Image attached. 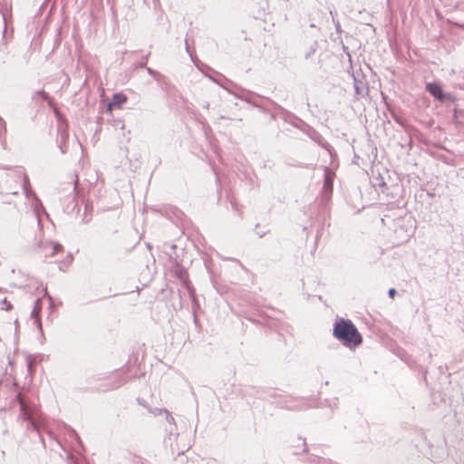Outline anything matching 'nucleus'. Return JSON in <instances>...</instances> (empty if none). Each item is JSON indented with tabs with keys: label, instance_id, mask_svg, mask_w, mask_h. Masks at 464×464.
Masks as SVG:
<instances>
[{
	"label": "nucleus",
	"instance_id": "1",
	"mask_svg": "<svg viewBox=\"0 0 464 464\" xmlns=\"http://www.w3.org/2000/svg\"><path fill=\"white\" fill-rule=\"evenodd\" d=\"M334 335L349 347L358 346L362 342V335L349 320H338L334 324Z\"/></svg>",
	"mask_w": 464,
	"mask_h": 464
},
{
	"label": "nucleus",
	"instance_id": "2",
	"mask_svg": "<svg viewBox=\"0 0 464 464\" xmlns=\"http://www.w3.org/2000/svg\"><path fill=\"white\" fill-rule=\"evenodd\" d=\"M28 179L25 175L18 173L10 176L6 180L5 193L16 195L19 189H25Z\"/></svg>",
	"mask_w": 464,
	"mask_h": 464
},
{
	"label": "nucleus",
	"instance_id": "3",
	"mask_svg": "<svg viewBox=\"0 0 464 464\" xmlns=\"http://www.w3.org/2000/svg\"><path fill=\"white\" fill-rule=\"evenodd\" d=\"M426 90L437 100L443 101H453L450 94H446L443 92L442 87L437 82H429L426 84Z\"/></svg>",
	"mask_w": 464,
	"mask_h": 464
},
{
	"label": "nucleus",
	"instance_id": "4",
	"mask_svg": "<svg viewBox=\"0 0 464 464\" xmlns=\"http://www.w3.org/2000/svg\"><path fill=\"white\" fill-rule=\"evenodd\" d=\"M16 398L20 404L21 415L23 419L28 420H32L35 410L34 407L28 404L22 394L19 393Z\"/></svg>",
	"mask_w": 464,
	"mask_h": 464
},
{
	"label": "nucleus",
	"instance_id": "5",
	"mask_svg": "<svg viewBox=\"0 0 464 464\" xmlns=\"http://www.w3.org/2000/svg\"><path fill=\"white\" fill-rule=\"evenodd\" d=\"M42 248L45 257H53L63 251L62 245L51 241L44 243Z\"/></svg>",
	"mask_w": 464,
	"mask_h": 464
},
{
	"label": "nucleus",
	"instance_id": "6",
	"mask_svg": "<svg viewBox=\"0 0 464 464\" xmlns=\"http://www.w3.org/2000/svg\"><path fill=\"white\" fill-rule=\"evenodd\" d=\"M127 100V96L122 92L115 93L112 97L111 102L108 105V111H111L112 109H121Z\"/></svg>",
	"mask_w": 464,
	"mask_h": 464
},
{
	"label": "nucleus",
	"instance_id": "7",
	"mask_svg": "<svg viewBox=\"0 0 464 464\" xmlns=\"http://www.w3.org/2000/svg\"><path fill=\"white\" fill-rule=\"evenodd\" d=\"M35 95L39 98H41L42 100H44L46 101L50 106H53V100L50 98V96L48 95V93L44 91H38L36 92Z\"/></svg>",
	"mask_w": 464,
	"mask_h": 464
},
{
	"label": "nucleus",
	"instance_id": "8",
	"mask_svg": "<svg viewBox=\"0 0 464 464\" xmlns=\"http://www.w3.org/2000/svg\"><path fill=\"white\" fill-rule=\"evenodd\" d=\"M395 293H396V292H395V290H394V289H391V290L389 291V295H390V296H391L392 298H393V297H394Z\"/></svg>",
	"mask_w": 464,
	"mask_h": 464
},
{
	"label": "nucleus",
	"instance_id": "9",
	"mask_svg": "<svg viewBox=\"0 0 464 464\" xmlns=\"http://www.w3.org/2000/svg\"><path fill=\"white\" fill-rule=\"evenodd\" d=\"M54 111H55L56 115L59 116V112L56 108L54 109Z\"/></svg>",
	"mask_w": 464,
	"mask_h": 464
}]
</instances>
